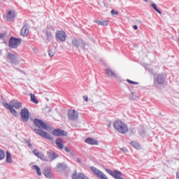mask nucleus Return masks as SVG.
<instances>
[{"instance_id": "13", "label": "nucleus", "mask_w": 179, "mask_h": 179, "mask_svg": "<svg viewBox=\"0 0 179 179\" xmlns=\"http://www.w3.org/2000/svg\"><path fill=\"white\" fill-rule=\"evenodd\" d=\"M43 174L46 178H52V177H54L50 167L45 168Z\"/></svg>"}, {"instance_id": "16", "label": "nucleus", "mask_w": 179, "mask_h": 179, "mask_svg": "<svg viewBox=\"0 0 179 179\" xmlns=\"http://www.w3.org/2000/svg\"><path fill=\"white\" fill-rule=\"evenodd\" d=\"M106 75H107L108 78H111L112 79L114 78H117V74L110 69H105Z\"/></svg>"}, {"instance_id": "47", "label": "nucleus", "mask_w": 179, "mask_h": 179, "mask_svg": "<svg viewBox=\"0 0 179 179\" xmlns=\"http://www.w3.org/2000/svg\"><path fill=\"white\" fill-rule=\"evenodd\" d=\"M71 155L72 156H75V153H74V152H71Z\"/></svg>"}, {"instance_id": "14", "label": "nucleus", "mask_w": 179, "mask_h": 179, "mask_svg": "<svg viewBox=\"0 0 179 179\" xmlns=\"http://www.w3.org/2000/svg\"><path fill=\"white\" fill-rule=\"evenodd\" d=\"M164 83V76L163 75H159L157 78L155 80V86H159Z\"/></svg>"}, {"instance_id": "3", "label": "nucleus", "mask_w": 179, "mask_h": 179, "mask_svg": "<svg viewBox=\"0 0 179 179\" xmlns=\"http://www.w3.org/2000/svg\"><path fill=\"white\" fill-rule=\"evenodd\" d=\"M20 44H22V39L20 38H16L12 36L9 39L8 45L10 48H17Z\"/></svg>"}, {"instance_id": "27", "label": "nucleus", "mask_w": 179, "mask_h": 179, "mask_svg": "<svg viewBox=\"0 0 179 179\" xmlns=\"http://www.w3.org/2000/svg\"><path fill=\"white\" fill-rule=\"evenodd\" d=\"M30 97H31V101H33V103H35V104H38V100H37V98H36V95H34L33 94H30Z\"/></svg>"}, {"instance_id": "17", "label": "nucleus", "mask_w": 179, "mask_h": 179, "mask_svg": "<svg viewBox=\"0 0 179 179\" xmlns=\"http://www.w3.org/2000/svg\"><path fill=\"white\" fill-rule=\"evenodd\" d=\"M15 17H16V13H15V11L8 10L7 12V15L6 17L7 20H8V22H10V20H12L13 19H15Z\"/></svg>"}, {"instance_id": "10", "label": "nucleus", "mask_w": 179, "mask_h": 179, "mask_svg": "<svg viewBox=\"0 0 179 179\" xmlns=\"http://www.w3.org/2000/svg\"><path fill=\"white\" fill-rule=\"evenodd\" d=\"M21 119L22 121H23V122H27V121H29V110L27 108H23L21 110Z\"/></svg>"}, {"instance_id": "33", "label": "nucleus", "mask_w": 179, "mask_h": 179, "mask_svg": "<svg viewBox=\"0 0 179 179\" xmlns=\"http://www.w3.org/2000/svg\"><path fill=\"white\" fill-rule=\"evenodd\" d=\"M5 159V152L3 150H0V160H3Z\"/></svg>"}, {"instance_id": "23", "label": "nucleus", "mask_w": 179, "mask_h": 179, "mask_svg": "<svg viewBox=\"0 0 179 179\" xmlns=\"http://www.w3.org/2000/svg\"><path fill=\"white\" fill-rule=\"evenodd\" d=\"M94 23H97V24H100L101 26H108V20L100 21L99 20H94Z\"/></svg>"}, {"instance_id": "18", "label": "nucleus", "mask_w": 179, "mask_h": 179, "mask_svg": "<svg viewBox=\"0 0 179 179\" xmlns=\"http://www.w3.org/2000/svg\"><path fill=\"white\" fill-rule=\"evenodd\" d=\"M32 153L36 156V157H38V159H41V160L45 161V156L44 154L38 152L37 150H34Z\"/></svg>"}, {"instance_id": "8", "label": "nucleus", "mask_w": 179, "mask_h": 179, "mask_svg": "<svg viewBox=\"0 0 179 179\" xmlns=\"http://www.w3.org/2000/svg\"><path fill=\"white\" fill-rule=\"evenodd\" d=\"M34 132H36V134H38V135H40V136H42V138H45V139H49L50 141L52 140V136L50 135V134L40 129H35Z\"/></svg>"}, {"instance_id": "30", "label": "nucleus", "mask_w": 179, "mask_h": 179, "mask_svg": "<svg viewBox=\"0 0 179 179\" xmlns=\"http://www.w3.org/2000/svg\"><path fill=\"white\" fill-rule=\"evenodd\" d=\"M8 109L10 110L12 115H13L14 117H17L19 115L17 114V111H16V110L13 109V108H8Z\"/></svg>"}, {"instance_id": "28", "label": "nucleus", "mask_w": 179, "mask_h": 179, "mask_svg": "<svg viewBox=\"0 0 179 179\" xmlns=\"http://www.w3.org/2000/svg\"><path fill=\"white\" fill-rule=\"evenodd\" d=\"M131 145L134 147L135 149H141V144L135 141H131Z\"/></svg>"}, {"instance_id": "48", "label": "nucleus", "mask_w": 179, "mask_h": 179, "mask_svg": "<svg viewBox=\"0 0 179 179\" xmlns=\"http://www.w3.org/2000/svg\"><path fill=\"white\" fill-rule=\"evenodd\" d=\"M145 1V2H148L149 0H144Z\"/></svg>"}, {"instance_id": "43", "label": "nucleus", "mask_w": 179, "mask_h": 179, "mask_svg": "<svg viewBox=\"0 0 179 179\" xmlns=\"http://www.w3.org/2000/svg\"><path fill=\"white\" fill-rule=\"evenodd\" d=\"M33 51H34V52H36V53L38 52V50L37 48H33Z\"/></svg>"}, {"instance_id": "31", "label": "nucleus", "mask_w": 179, "mask_h": 179, "mask_svg": "<svg viewBox=\"0 0 179 179\" xmlns=\"http://www.w3.org/2000/svg\"><path fill=\"white\" fill-rule=\"evenodd\" d=\"M46 37H47L48 41H50L51 38H52V33H51V31H47Z\"/></svg>"}, {"instance_id": "45", "label": "nucleus", "mask_w": 179, "mask_h": 179, "mask_svg": "<svg viewBox=\"0 0 179 179\" xmlns=\"http://www.w3.org/2000/svg\"><path fill=\"white\" fill-rule=\"evenodd\" d=\"M134 30H138V26L137 25H134Z\"/></svg>"}, {"instance_id": "1", "label": "nucleus", "mask_w": 179, "mask_h": 179, "mask_svg": "<svg viewBox=\"0 0 179 179\" xmlns=\"http://www.w3.org/2000/svg\"><path fill=\"white\" fill-rule=\"evenodd\" d=\"M72 46L75 47L76 48H82L84 51L89 50L90 45L89 43H85L82 39L78 38H73L71 39Z\"/></svg>"}, {"instance_id": "4", "label": "nucleus", "mask_w": 179, "mask_h": 179, "mask_svg": "<svg viewBox=\"0 0 179 179\" xmlns=\"http://www.w3.org/2000/svg\"><path fill=\"white\" fill-rule=\"evenodd\" d=\"M3 106L6 108H21L22 103L17 101L13 100L9 103L7 102H3Z\"/></svg>"}, {"instance_id": "5", "label": "nucleus", "mask_w": 179, "mask_h": 179, "mask_svg": "<svg viewBox=\"0 0 179 179\" xmlns=\"http://www.w3.org/2000/svg\"><path fill=\"white\" fill-rule=\"evenodd\" d=\"M34 122L38 128L46 129L47 131H50L51 129V127H50L48 125H47L43 120H38V119H34Z\"/></svg>"}, {"instance_id": "26", "label": "nucleus", "mask_w": 179, "mask_h": 179, "mask_svg": "<svg viewBox=\"0 0 179 179\" xmlns=\"http://www.w3.org/2000/svg\"><path fill=\"white\" fill-rule=\"evenodd\" d=\"M33 170H36L38 176H41V169L37 165L32 166Z\"/></svg>"}, {"instance_id": "46", "label": "nucleus", "mask_w": 179, "mask_h": 179, "mask_svg": "<svg viewBox=\"0 0 179 179\" xmlns=\"http://www.w3.org/2000/svg\"><path fill=\"white\" fill-rule=\"evenodd\" d=\"M176 179H179V173H176Z\"/></svg>"}, {"instance_id": "38", "label": "nucleus", "mask_w": 179, "mask_h": 179, "mask_svg": "<svg viewBox=\"0 0 179 179\" xmlns=\"http://www.w3.org/2000/svg\"><path fill=\"white\" fill-rule=\"evenodd\" d=\"M6 37V33L0 34V40H5Z\"/></svg>"}, {"instance_id": "44", "label": "nucleus", "mask_w": 179, "mask_h": 179, "mask_svg": "<svg viewBox=\"0 0 179 179\" xmlns=\"http://www.w3.org/2000/svg\"><path fill=\"white\" fill-rule=\"evenodd\" d=\"M77 162L78 163H82V160L80 159V158H77Z\"/></svg>"}, {"instance_id": "15", "label": "nucleus", "mask_w": 179, "mask_h": 179, "mask_svg": "<svg viewBox=\"0 0 179 179\" xmlns=\"http://www.w3.org/2000/svg\"><path fill=\"white\" fill-rule=\"evenodd\" d=\"M7 59H9L11 64H17V58L16 55L13 53H8L7 56Z\"/></svg>"}, {"instance_id": "11", "label": "nucleus", "mask_w": 179, "mask_h": 179, "mask_svg": "<svg viewBox=\"0 0 179 179\" xmlns=\"http://www.w3.org/2000/svg\"><path fill=\"white\" fill-rule=\"evenodd\" d=\"M68 117L69 120H71V121H75L78 120V118L79 117V115L78 113V111L75 110H71L68 113Z\"/></svg>"}, {"instance_id": "49", "label": "nucleus", "mask_w": 179, "mask_h": 179, "mask_svg": "<svg viewBox=\"0 0 179 179\" xmlns=\"http://www.w3.org/2000/svg\"><path fill=\"white\" fill-rule=\"evenodd\" d=\"M151 179H155V178H151Z\"/></svg>"}, {"instance_id": "34", "label": "nucleus", "mask_w": 179, "mask_h": 179, "mask_svg": "<svg viewBox=\"0 0 179 179\" xmlns=\"http://www.w3.org/2000/svg\"><path fill=\"white\" fill-rule=\"evenodd\" d=\"M138 99H139V96H138V94L136 92H132V99L138 100Z\"/></svg>"}, {"instance_id": "21", "label": "nucleus", "mask_w": 179, "mask_h": 179, "mask_svg": "<svg viewBox=\"0 0 179 179\" xmlns=\"http://www.w3.org/2000/svg\"><path fill=\"white\" fill-rule=\"evenodd\" d=\"M66 167H67V166L65 162L59 163V164H57V165L56 166V170H57V171H59L60 170H65V169H66Z\"/></svg>"}, {"instance_id": "24", "label": "nucleus", "mask_w": 179, "mask_h": 179, "mask_svg": "<svg viewBox=\"0 0 179 179\" xmlns=\"http://www.w3.org/2000/svg\"><path fill=\"white\" fill-rule=\"evenodd\" d=\"M56 145L59 149H64V143L62 138H57L56 140Z\"/></svg>"}, {"instance_id": "2", "label": "nucleus", "mask_w": 179, "mask_h": 179, "mask_svg": "<svg viewBox=\"0 0 179 179\" xmlns=\"http://www.w3.org/2000/svg\"><path fill=\"white\" fill-rule=\"evenodd\" d=\"M113 127L120 134H127L128 132V126L121 120L115 121Z\"/></svg>"}, {"instance_id": "42", "label": "nucleus", "mask_w": 179, "mask_h": 179, "mask_svg": "<svg viewBox=\"0 0 179 179\" xmlns=\"http://www.w3.org/2000/svg\"><path fill=\"white\" fill-rule=\"evenodd\" d=\"M65 150H66V152H71V148H69V147H66V148H65Z\"/></svg>"}, {"instance_id": "41", "label": "nucleus", "mask_w": 179, "mask_h": 179, "mask_svg": "<svg viewBox=\"0 0 179 179\" xmlns=\"http://www.w3.org/2000/svg\"><path fill=\"white\" fill-rule=\"evenodd\" d=\"M120 150H122V152H124V153H127L128 152V149L123 148H120Z\"/></svg>"}, {"instance_id": "35", "label": "nucleus", "mask_w": 179, "mask_h": 179, "mask_svg": "<svg viewBox=\"0 0 179 179\" xmlns=\"http://www.w3.org/2000/svg\"><path fill=\"white\" fill-rule=\"evenodd\" d=\"M24 142L28 145L29 148H33V144L31 143L27 139H24Z\"/></svg>"}, {"instance_id": "6", "label": "nucleus", "mask_w": 179, "mask_h": 179, "mask_svg": "<svg viewBox=\"0 0 179 179\" xmlns=\"http://www.w3.org/2000/svg\"><path fill=\"white\" fill-rule=\"evenodd\" d=\"M34 122L38 128L46 129L47 131H50L51 129V127H50L48 125H47L43 120H38V119H34Z\"/></svg>"}, {"instance_id": "37", "label": "nucleus", "mask_w": 179, "mask_h": 179, "mask_svg": "<svg viewBox=\"0 0 179 179\" xmlns=\"http://www.w3.org/2000/svg\"><path fill=\"white\" fill-rule=\"evenodd\" d=\"M54 55H55V51L49 50V57H50V58H52V57H54Z\"/></svg>"}, {"instance_id": "7", "label": "nucleus", "mask_w": 179, "mask_h": 179, "mask_svg": "<svg viewBox=\"0 0 179 179\" xmlns=\"http://www.w3.org/2000/svg\"><path fill=\"white\" fill-rule=\"evenodd\" d=\"M55 37L57 41H61L62 43L66 41V33L64 31H57L55 34Z\"/></svg>"}, {"instance_id": "39", "label": "nucleus", "mask_w": 179, "mask_h": 179, "mask_svg": "<svg viewBox=\"0 0 179 179\" xmlns=\"http://www.w3.org/2000/svg\"><path fill=\"white\" fill-rule=\"evenodd\" d=\"M111 15H115V16L118 15V11H115V10H111Z\"/></svg>"}, {"instance_id": "19", "label": "nucleus", "mask_w": 179, "mask_h": 179, "mask_svg": "<svg viewBox=\"0 0 179 179\" xmlns=\"http://www.w3.org/2000/svg\"><path fill=\"white\" fill-rule=\"evenodd\" d=\"M48 156L50 162H52V160H55L57 157H59V155L52 151L48 152Z\"/></svg>"}, {"instance_id": "29", "label": "nucleus", "mask_w": 179, "mask_h": 179, "mask_svg": "<svg viewBox=\"0 0 179 179\" xmlns=\"http://www.w3.org/2000/svg\"><path fill=\"white\" fill-rule=\"evenodd\" d=\"M151 6L152 8H153V9H155V10H156V12H157V13H159V15H162V11H160V10L157 8V6L156 5V3H151Z\"/></svg>"}, {"instance_id": "9", "label": "nucleus", "mask_w": 179, "mask_h": 179, "mask_svg": "<svg viewBox=\"0 0 179 179\" xmlns=\"http://www.w3.org/2000/svg\"><path fill=\"white\" fill-rule=\"evenodd\" d=\"M106 171H107V173L110 174V176L113 177V178L124 179L121 176H122V173L118 170H115L114 172H113V171H111L110 169H106Z\"/></svg>"}, {"instance_id": "32", "label": "nucleus", "mask_w": 179, "mask_h": 179, "mask_svg": "<svg viewBox=\"0 0 179 179\" xmlns=\"http://www.w3.org/2000/svg\"><path fill=\"white\" fill-rule=\"evenodd\" d=\"M76 179H89L87 176H85L83 173H79Z\"/></svg>"}, {"instance_id": "36", "label": "nucleus", "mask_w": 179, "mask_h": 179, "mask_svg": "<svg viewBox=\"0 0 179 179\" xmlns=\"http://www.w3.org/2000/svg\"><path fill=\"white\" fill-rule=\"evenodd\" d=\"M127 82H128L129 83H130L131 85H139V83L138 82H135V81H132L129 79L127 80Z\"/></svg>"}, {"instance_id": "12", "label": "nucleus", "mask_w": 179, "mask_h": 179, "mask_svg": "<svg viewBox=\"0 0 179 179\" xmlns=\"http://www.w3.org/2000/svg\"><path fill=\"white\" fill-rule=\"evenodd\" d=\"M52 135H54V136H67L68 132L61 129H57L53 131Z\"/></svg>"}, {"instance_id": "20", "label": "nucleus", "mask_w": 179, "mask_h": 179, "mask_svg": "<svg viewBox=\"0 0 179 179\" xmlns=\"http://www.w3.org/2000/svg\"><path fill=\"white\" fill-rule=\"evenodd\" d=\"M85 142V143H88V145H99V142L96 139L92 138H86Z\"/></svg>"}, {"instance_id": "25", "label": "nucleus", "mask_w": 179, "mask_h": 179, "mask_svg": "<svg viewBox=\"0 0 179 179\" xmlns=\"http://www.w3.org/2000/svg\"><path fill=\"white\" fill-rule=\"evenodd\" d=\"M21 34L22 36H27L29 34V29L27 28V26L25 25L22 28Z\"/></svg>"}, {"instance_id": "22", "label": "nucleus", "mask_w": 179, "mask_h": 179, "mask_svg": "<svg viewBox=\"0 0 179 179\" xmlns=\"http://www.w3.org/2000/svg\"><path fill=\"white\" fill-rule=\"evenodd\" d=\"M6 162L9 164H12L13 163V159H12V155L9 153V151L6 152Z\"/></svg>"}, {"instance_id": "40", "label": "nucleus", "mask_w": 179, "mask_h": 179, "mask_svg": "<svg viewBox=\"0 0 179 179\" xmlns=\"http://www.w3.org/2000/svg\"><path fill=\"white\" fill-rule=\"evenodd\" d=\"M83 99L85 100V101H89V97H87V95H84L83 96Z\"/></svg>"}]
</instances>
